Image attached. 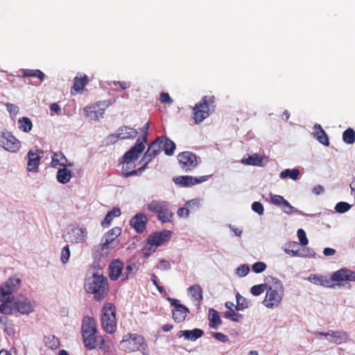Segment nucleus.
I'll return each instance as SVG.
<instances>
[{
    "mask_svg": "<svg viewBox=\"0 0 355 355\" xmlns=\"http://www.w3.org/2000/svg\"><path fill=\"white\" fill-rule=\"evenodd\" d=\"M34 311L31 302L24 295L13 297L0 304V313L4 315L18 312L22 315H28Z\"/></svg>",
    "mask_w": 355,
    "mask_h": 355,
    "instance_id": "obj_1",
    "label": "nucleus"
},
{
    "mask_svg": "<svg viewBox=\"0 0 355 355\" xmlns=\"http://www.w3.org/2000/svg\"><path fill=\"white\" fill-rule=\"evenodd\" d=\"M85 289L87 293L93 294L96 301L101 302L108 291V280L103 274L94 273L92 277L85 279Z\"/></svg>",
    "mask_w": 355,
    "mask_h": 355,
    "instance_id": "obj_2",
    "label": "nucleus"
},
{
    "mask_svg": "<svg viewBox=\"0 0 355 355\" xmlns=\"http://www.w3.org/2000/svg\"><path fill=\"white\" fill-rule=\"evenodd\" d=\"M268 282L272 284L267 286L266 295L263 304L270 309L277 307L281 303L284 295V286L282 282L277 277H268Z\"/></svg>",
    "mask_w": 355,
    "mask_h": 355,
    "instance_id": "obj_3",
    "label": "nucleus"
},
{
    "mask_svg": "<svg viewBox=\"0 0 355 355\" xmlns=\"http://www.w3.org/2000/svg\"><path fill=\"white\" fill-rule=\"evenodd\" d=\"M21 275L15 274L10 277L0 287V302L11 300L21 286Z\"/></svg>",
    "mask_w": 355,
    "mask_h": 355,
    "instance_id": "obj_4",
    "label": "nucleus"
},
{
    "mask_svg": "<svg viewBox=\"0 0 355 355\" xmlns=\"http://www.w3.org/2000/svg\"><path fill=\"white\" fill-rule=\"evenodd\" d=\"M121 345L126 352L146 351L148 349L145 338L142 336L136 334L125 335L121 341Z\"/></svg>",
    "mask_w": 355,
    "mask_h": 355,
    "instance_id": "obj_5",
    "label": "nucleus"
},
{
    "mask_svg": "<svg viewBox=\"0 0 355 355\" xmlns=\"http://www.w3.org/2000/svg\"><path fill=\"white\" fill-rule=\"evenodd\" d=\"M101 324L105 331L113 334L116 329V307L112 303H106L102 309Z\"/></svg>",
    "mask_w": 355,
    "mask_h": 355,
    "instance_id": "obj_6",
    "label": "nucleus"
},
{
    "mask_svg": "<svg viewBox=\"0 0 355 355\" xmlns=\"http://www.w3.org/2000/svg\"><path fill=\"white\" fill-rule=\"evenodd\" d=\"M148 209L151 212L158 214L157 218L162 223L171 220L173 214L169 209V204L164 200H153L148 205Z\"/></svg>",
    "mask_w": 355,
    "mask_h": 355,
    "instance_id": "obj_7",
    "label": "nucleus"
},
{
    "mask_svg": "<svg viewBox=\"0 0 355 355\" xmlns=\"http://www.w3.org/2000/svg\"><path fill=\"white\" fill-rule=\"evenodd\" d=\"M0 146L8 152L16 153L20 149L21 142L11 132L5 130L0 135Z\"/></svg>",
    "mask_w": 355,
    "mask_h": 355,
    "instance_id": "obj_8",
    "label": "nucleus"
},
{
    "mask_svg": "<svg viewBox=\"0 0 355 355\" xmlns=\"http://www.w3.org/2000/svg\"><path fill=\"white\" fill-rule=\"evenodd\" d=\"M198 159L196 154L189 151L182 152L178 155L179 163L185 172L193 171L198 164Z\"/></svg>",
    "mask_w": 355,
    "mask_h": 355,
    "instance_id": "obj_9",
    "label": "nucleus"
},
{
    "mask_svg": "<svg viewBox=\"0 0 355 355\" xmlns=\"http://www.w3.org/2000/svg\"><path fill=\"white\" fill-rule=\"evenodd\" d=\"M166 300L174 307L173 311V320L178 323L183 322L187 317V314L189 313V309L184 304H182L180 300L177 299L168 297Z\"/></svg>",
    "mask_w": 355,
    "mask_h": 355,
    "instance_id": "obj_10",
    "label": "nucleus"
},
{
    "mask_svg": "<svg viewBox=\"0 0 355 355\" xmlns=\"http://www.w3.org/2000/svg\"><path fill=\"white\" fill-rule=\"evenodd\" d=\"M144 149V143L141 141V137H139L135 145L123 155L121 162L129 164L132 161L137 160Z\"/></svg>",
    "mask_w": 355,
    "mask_h": 355,
    "instance_id": "obj_11",
    "label": "nucleus"
},
{
    "mask_svg": "<svg viewBox=\"0 0 355 355\" xmlns=\"http://www.w3.org/2000/svg\"><path fill=\"white\" fill-rule=\"evenodd\" d=\"M208 175L199 178L190 175H180L173 178V182L181 187H190L208 180Z\"/></svg>",
    "mask_w": 355,
    "mask_h": 355,
    "instance_id": "obj_12",
    "label": "nucleus"
},
{
    "mask_svg": "<svg viewBox=\"0 0 355 355\" xmlns=\"http://www.w3.org/2000/svg\"><path fill=\"white\" fill-rule=\"evenodd\" d=\"M87 228L83 225L73 227L67 232V241L71 243H83L87 238Z\"/></svg>",
    "mask_w": 355,
    "mask_h": 355,
    "instance_id": "obj_13",
    "label": "nucleus"
},
{
    "mask_svg": "<svg viewBox=\"0 0 355 355\" xmlns=\"http://www.w3.org/2000/svg\"><path fill=\"white\" fill-rule=\"evenodd\" d=\"M172 235L170 230H163L162 232H156L154 234L149 235L146 239V242L150 245L157 248L164 243L169 241Z\"/></svg>",
    "mask_w": 355,
    "mask_h": 355,
    "instance_id": "obj_14",
    "label": "nucleus"
},
{
    "mask_svg": "<svg viewBox=\"0 0 355 355\" xmlns=\"http://www.w3.org/2000/svg\"><path fill=\"white\" fill-rule=\"evenodd\" d=\"M193 110L194 119L196 123H201L209 116V102L207 96L202 98V101L196 105Z\"/></svg>",
    "mask_w": 355,
    "mask_h": 355,
    "instance_id": "obj_15",
    "label": "nucleus"
},
{
    "mask_svg": "<svg viewBox=\"0 0 355 355\" xmlns=\"http://www.w3.org/2000/svg\"><path fill=\"white\" fill-rule=\"evenodd\" d=\"M43 151L37 150V152H35L33 150H31L28 152V162H27V170L30 172H37L38 167L40 165V162L41 158L43 157Z\"/></svg>",
    "mask_w": 355,
    "mask_h": 355,
    "instance_id": "obj_16",
    "label": "nucleus"
},
{
    "mask_svg": "<svg viewBox=\"0 0 355 355\" xmlns=\"http://www.w3.org/2000/svg\"><path fill=\"white\" fill-rule=\"evenodd\" d=\"M147 222L148 218L144 214L137 213L130 220V225L137 233L141 234L146 229Z\"/></svg>",
    "mask_w": 355,
    "mask_h": 355,
    "instance_id": "obj_17",
    "label": "nucleus"
},
{
    "mask_svg": "<svg viewBox=\"0 0 355 355\" xmlns=\"http://www.w3.org/2000/svg\"><path fill=\"white\" fill-rule=\"evenodd\" d=\"M162 150V146L159 144L157 139L151 142L147 150L144 153L141 161H146V162H150L155 159Z\"/></svg>",
    "mask_w": 355,
    "mask_h": 355,
    "instance_id": "obj_18",
    "label": "nucleus"
},
{
    "mask_svg": "<svg viewBox=\"0 0 355 355\" xmlns=\"http://www.w3.org/2000/svg\"><path fill=\"white\" fill-rule=\"evenodd\" d=\"M331 280L336 282L343 281L355 282V272L346 268H340L332 274Z\"/></svg>",
    "mask_w": 355,
    "mask_h": 355,
    "instance_id": "obj_19",
    "label": "nucleus"
},
{
    "mask_svg": "<svg viewBox=\"0 0 355 355\" xmlns=\"http://www.w3.org/2000/svg\"><path fill=\"white\" fill-rule=\"evenodd\" d=\"M83 338L85 347L89 350L95 349L96 347L98 345V340L99 347L101 349H103L104 347L105 339L101 336H98V335H96V333H94V334H92L90 336H84Z\"/></svg>",
    "mask_w": 355,
    "mask_h": 355,
    "instance_id": "obj_20",
    "label": "nucleus"
},
{
    "mask_svg": "<svg viewBox=\"0 0 355 355\" xmlns=\"http://www.w3.org/2000/svg\"><path fill=\"white\" fill-rule=\"evenodd\" d=\"M325 337L331 343L341 344L349 339L347 332L343 331H329L326 333Z\"/></svg>",
    "mask_w": 355,
    "mask_h": 355,
    "instance_id": "obj_21",
    "label": "nucleus"
},
{
    "mask_svg": "<svg viewBox=\"0 0 355 355\" xmlns=\"http://www.w3.org/2000/svg\"><path fill=\"white\" fill-rule=\"evenodd\" d=\"M204 334L203 330L198 328H195L192 330H181L178 331L177 336L184 337L185 340L195 341L197 339L201 338Z\"/></svg>",
    "mask_w": 355,
    "mask_h": 355,
    "instance_id": "obj_22",
    "label": "nucleus"
},
{
    "mask_svg": "<svg viewBox=\"0 0 355 355\" xmlns=\"http://www.w3.org/2000/svg\"><path fill=\"white\" fill-rule=\"evenodd\" d=\"M159 144L162 146V150L168 156H171L174 154L176 148L175 144L166 136H161L157 138Z\"/></svg>",
    "mask_w": 355,
    "mask_h": 355,
    "instance_id": "obj_23",
    "label": "nucleus"
},
{
    "mask_svg": "<svg viewBox=\"0 0 355 355\" xmlns=\"http://www.w3.org/2000/svg\"><path fill=\"white\" fill-rule=\"evenodd\" d=\"M123 264L120 260H115L110 265V278L112 281L117 280L120 276L122 277Z\"/></svg>",
    "mask_w": 355,
    "mask_h": 355,
    "instance_id": "obj_24",
    "label": "nucleus"
},
{
    "mask_svg": "<svg viewBox=\"0 0 355 355\" xmlns=\"http://www.w3.org/2000/svg\"><path fill=\"white\" fill-rule=\"evenodd\" d=\"M94 333H97L94 320L89 316L85 317L82 325V336H90Z\"/></svg>",
    "mask_w": 355,
    "mask_h": 355,
    "instance_id": "obj_25",
    "label": "nucleus"
},
{
    "mask_svg": "<svg viewBox=\"0 0 355 355\" xmlns=\"http://www.w3.org/2000/svg\"><path fill=\"white\" fill-rule=\"evenodd\" d=\"M110 245L101 239V243L93 247L92 253L93 258L97 261L100 260L101 257L108 254Z\"/></svg>",
    "mask_w": 355,
    "mask_h": 355,
    "instance_id": "obj_26",
    "label": "nucleus"
},
{
    "mask_svg": "<svg viewBox=\"0 0 355 355\" xmlns=\"http://www.w3.org/2000/svg\"><path fill=\"white\" fill-rule=\"evenodd\" d=\"M61 166L62 168H59L57 172L56 179L58 182L64 184L70 181L72 177L71 171L67 168V163H62Z\"/></svg>",
    "mask_w": 355,
    "mask_h": 355,
    "instance_id": "obj_27",
    "label": "nucleus"
},
{
    "mask_svg": "<svg viewBox=\"0 0 355 355\" xmlns=\"http://www.w3.org/2000/svg\"><path fill=\"white\" fill-rule=\"evenodd\" d=\"M117 133L120 140L133 139L137 136L138 131L135 128L124 125L118 129Z\"/></svg>",
    "mask_w": 355,
    "mask_h": 355,
    "instance_id": "obj_28",
    "label": "nucleus"
},
{
    "mask_svg": "<svg viewBox=\"0 0 355 355\" xmlns=\"http://www.w3.org/2000/svg\"><path fill=\"white\" fill-rule=\"evenodd\" d=\"M313 137L325 146H329V137L320 124H315L313 126Z\"/></svg>",
    "mask_w": 355,
    "mask_h": 355,
    "instance_id": "obj_29",
    "label": "nucleus"
},
{
    "mask_svg": "<svg viewBox=\"0 0 355 355\" xmlns=\"http://www.w3.org/2000/svg\"><path fill=\"white\" fill-rule=\"evenodd\" d=\"M313 137L325 146H329V137L320 124H315L313 126Z\"/></svg>",
    "mask_w": 355,
    "mask_h": 355,
    "instance_id": "obj_30",
    "label": "nucleus"
},
{
    "mask_svg": "<svg viewBox=\"0 0 355 355\" xmlns=\"http://www.w3.org/2000/svg\"><path fill=\"white\" fill-rule=\"evenodd\" d=\"M241 162L245 165L249 166H263V158L258 155L257 154H253L251 155H248V157H243Z\"/></svg>",
    "mask_w": 355,
    "mask_h": 355,
    "instance_id": "obj_31",
    "label": "nucleus"
},
{
    "mask_svg": "<svg viewBox=\"0 0 355 355\" xmlns=\"http://www.w3.org/2000/svg\"><path fill=\"white\" fill-rule=\"evenodd\" d=\"M121 229L119 227H115L107 232L101 239L110 245V244L112 243L121 234Z\"/></svg>",
    "mask_w": 355,
    "mask_h": 355,
    "instance_id": "obj_32",
    "label": "nucleus"
},
{
    "mask_svg": "<svg viewBox=\"0 0 355 355\" xmlns=\"http://www.w3.org/2000/svg\"><path fill=\"white\" fill-rule=\"evenodd\" d=\"M209 327L214 329H217L222 324V320L219 316L218 312L214 309L209 310Z\"/></svg>",
    "mask_w": 355,
    "mask_h": 355,
    "instance_id": "obj_33",
    "label": "nucleus"
},
{
    "mask_svg": "<svg viewBox=\"0 0 355 355\" xmlns=\"http://www.w3.org/2000/svg\"><path fill=\"white\" fill-rule=\"evenodd\" d=\"M236 305L235 310L237 311H243L250 307L252 304L251 300L243 297L239 293L236 295Z\"/></svg>",
    "mask_w": 355,
    "mask_h": 355,
    "instance_id": "obj_34",
    "label": "nucleus"
},
{
    "mask_svg": "<svg viewBox=\"0 0 355 355\" xmlns=\"http://www.w3.org/2000/svg\"><path fill=\"white\" fill-rule=\"evenodd\" d=\"M309 281L314 284L320 285L326 287H331V281L323 276H318L316 275H311Z\"/></svg>",
    "mask_w": 355,
    "mask_h": 355,
    "instance_id": "obj_35",
    "label": "nucleus"
},
{
    "mask_svg": "<svg viewBox=\"0 0 355 355\" xmlns=\"http://www.w3.org/2000/svg\"><path fill=\"white\" fill-rule=\"evenodd\" d=\"M67 159L62 152L53 153L51 162V166L52 168H58V165L61 166L62 163H67Z\"/></svg>",
    "mask_w": 355,
    "mask_h": 355,
    "instance_id": "obj_36",
    "label": "nucleus"
},
{
    "mask_svg": "<svg viewBox=\"0 0 355 355\" xmlns=\"http://www.w3.org/2000/svg\"><path fill=\"white\" fill-rule=\"evenodd\" d=\"M192 297L195 300H198V305L200 306V302L202 300V290L199 284H193L188 288Z\"/></svg>",
    "mask_w": 355,
    "mask_h": 355,
    "instance_id": "obj_37",
    "label": "nucleus"
},
{
    "mask_svg": "<svg viewBox=\"0 0 355 355\" xmlns=\"http://www.w3.org/2000/svg\"><path fill=\"white\" fill-rule=\"evenodd\" d=\"M18 127L21 131L28 132L33 128V123L29 118L23 116L18 120Z\"/></svg>",
    "mask_w": 355,
    "mask_h": 355,
    "instance_id": "obj_38",
    "label": "nucleus"
},
{
    "mask_svg": "<svg viewBox=\"0 0 355 355\" xmlns=\"http://www.w3.org/2000/svg\"><path fill=\"white\" fill-rule=\"evenodd\" d=\"M44 343L46 346L51 349H57L60 345V340L53 335L45 336L44 337Z\"/></svg>",
    "mask_w": 355,
    "mask_h": 355,
    "instance_id": "obj_39",
    "label": "nucleus"
},
{
    "mask_svg": "<svg viewBox=\"0 0 355 355\" xmlns=\"http://www.w3.org/2000/svg\"><path fill=\"white\" fill-rule=\"evenodd\" d=\"M281 208L282 211L287 215H291L293 212L302 216L306 215L303 211L299 210L296 207H293L287 200L285 201Z\"/></svg>",
    "mask_w": 355,
    "mask_h": 355,
    "instance_id": "obj_40",
    "label": "nucleus"
},
{
    "mask_svg": "<svg viewBox=\"0 0 355 355\" xmlns=\"http://www.w3.org/2000/svg\"><path fill=\"white\" fill-rule=\"evenodd\" d=\"M300 175V171L297 168L293 169H285L280 173V178L282 179L290 178L293 180H296L298 179V176Z\"/></svg>",
    "mask_w": 355,
    "mask_h": 355,
    "instance_id": "obj_41",
    "label": "nucleus"
},
{
    "mask_svg": "<svg viewBox=\"0 0 355 355\" xmlns=\"http://www.w3.org/2000/svg\"><path fill=\"white\" fill-rule=\"evenodd\" d=\"M88 77L85 75L83 78L76 77L74 78V83L73 89L76 92H80L83 89L84 87L88 83Z\"/></svg>",
    "mask_w": 355,
    "mask_h": 355,
    "instance_id": "obj_42",
    "label": "nucleus"
},
{
    "mask_svg": "<svg viewBox=\"0 0 355 355\" xmlns=\"http://www.w3.org/2000/svg\"><path fill=\"white\" fill-rule=\"evenodd\" d=\"M23 77H35L42 81L45 78V74L40 69H24Z\"/></svg>",
    "mask_w": 355,
    "mask_h": 355,
    "instance_id": "obj_43",
    "label": "nucleus"
},
{
    "mask_svg": "<svg viewBox=\"0 0 355 355\" xmlns=\"http://www.w3.org/2000/svg\"><path fill=\"white\" fill-rule=\"evenodd\" d=\"M343 140L345 144H352L355 141V131L349 128L343 133Z\"/></svg>",
    "mask_w": 355,
    "mask_h": 355,
    "instance_id": "obj_44",
    "label": "nucleus"
},
{
    "mask_svg": "<svg viewBox=\"0 0 355 355\" xmlns=\"http://www.w3.org/2000/svg\"><path fill=\"white\" fill-rule=\"evenodd\" d=\"M201 199L196 198L187 201L185 203V206L189 209L190 212H196L200 207Z\"/></svg>",
    "mask_w": 355,
    "mask_h": 355,
    "instance_id": "obj_45",
    "label": "nucleus"
},
{
    "mask_svg": "<svg viewBox=\"0 0 355 355\" xmlns=\"http://www.w3.org/2000/svg\"><path fill=\"white\" fill-rule=\"evenodd\" d=\"M224 316L225 318L230 319L233 322H241L243 318V315L242 314L236 313L233 309L225 312Z\"/></svg>",
    "mask_w": 355,
    "mask_h": 355,
    "instance_id": "obj_46",
    "label": "nucleus"
},
{
    "mask_svg": "<svg viewBox=\"0 0 355 355\" xmlns=\"http://www.w3.org/2000/svg\"><path fill=\"white\" fill-rule=\"evenodd\" d=\"M266 284H260L251 287L250 293L254 296H259L267 289Z\"/></svg>",
    "mask_w": 355,
    "mask_h": 355,
    "instance_id": "obj_47",
    "label": "nucleus"
},
{
    "mask_svg": "<svg viewBox=\"0 0 355 355\" xmlns=\"http://www.w3.org/2000/svg\"><path fill=\"white\" fill-rule=\"evenodd\" d=\"M270 203L277 207H282L283 204L286 200L283 196L277 194H270Z\"/></svg>",
    "mask_w": 355,
    "mask_h": 355,
    "instance_id": "obj_48",
    "label": "nucleus"
},
{
    "mask_svg": "<svg viewBox=\"0 0 355 355\" xmlns=\"http://www.w3.org/2000/svg\"><path fill=\"white\" fill-rule=\"evenodd\" d=\"M351 207L352 206L346 202H339L336 205L334 209L337 213L344 214L348 211Z\"/></svg>",
    "mask_w": 355,
    "mask_h": 355,
    "instance_id": "obj_49",
    "label": "nucleus"
},
{
    "mask_svg": "<svg viewBox=\"0 0 355 355\" xmlns=\"http://www.w3.org/2000/svg\"><path fill=\"white\" fill-rule=\"evenodd\" d=\"M135 265L128 263L124 268V272L122 273V280H127L134 275L133 270Z\"/></svg>",
    "mask_w": 355,
    "mask_h": 355,
    "instance_id": "obj_50",
    "label": "nucleus"
},
{
    "mask_svg": "<svg viewBox=\"0 0 355 355\" xmlns=\"http://www.w3.org/2000/svg\"><path fill=\"white\" fill-rule=\"evenodd\" d=\"M249 272L250 267L247 264H241L236 270V274L240 277L246 276Z\"/></svg>",
    "mask_w": 355,
    "mask_h": 355,
    "instance_id": "obj_51",
    "label": "nucleus"
},
{
    "mask_svg": "<svg viewBox=\"0 0 355 355\" xmlns=\"http://www.w3.org/2000/svg\"><path fill=\"white\" fill-rule=\"evenodd\" d=\"M267 268L266 264L262 261H257L252 264V269L255 273H261Z\"/></svg>",
    "mask_w": 355,
    "mask_h": 355,
    "instance_id": "obj_52",
    "label": "nucleus"
},
{
    "mask_svg": "<svg viewBox=\"0 0 355 355\" xmlns=\"http://www.w3.org/2000/svg\"><path fill=\"white\" fill-rule=\"evenodd\" d=\"M70 255H71V252L69 250V247L68 245H67L62 250L61 257H60L61 261L63 263H67L69 259Z\"/></svg>",
    "mask_w": 355,
    "mask_h": 355,
    "instance_id": "obj_53",
    "label": "nucleus"
},
{
    "mask_svg": "<svg viewBox=\"0 0 355 355\" xmlns=\"http://www.w3.org/2000/svg\"><path fill=\"white\" fill-rule=\"evenodd\" d=\"M297 235L299 239L300 243L303 246H306L309 243V240L306 237L305 231L302 229H299L297 232Z\"/></svg>",
    "mask_w": 355,
    "mask_h": 355,
    "instance_id": "obj_54",
    "label": "nucleus"
},
{
    "mask_svg": "<svg viewBox=\"0 0 355 355\" xmlns=\"http://www.w3.org/2000/svg\"><path fill=\"white\" fill-rule=\"evenodd\" d=\"M252 210L257 213L258 215L261 216L263 214L264 208L263 205L258 201L254 202L251 205Z\"/></svg>",
    "mask_w": 355,
    "mask_h": 355,
    "instance_id": "obj_55",
    "label": "nucleus"
},
{
    "mask_svg": "<svg viewBox=\"0 0 355 355\" xmlns=\"http://www.w3.org/2000/svg\"><path fill=\"white\" fill-rule=\"evenodd\" d=\"M118 140H119L118 133L111 134L105 139L103 143L105 145L109 146L115 144Z\"/></svg>",
    "mask_w": 355,
    "mask_h": 355,
    "instance_id": "obj_56",
    "label": "nucleus"
},
{
    "mask_svg": "<svg viewBox=\"0 0 355 355\" xmlns=\"http://www.w3.org/2000/svg\"><path fill=\"white\" fill-rule=\"evenodd\" d=\"M301 253L302 257L303 258H311L314 257L315 255L314 250L309 247H305L302 248L301 250Z\"/></svg>",
    "mask_w": 355,
    "mask_h": 355,
    "instance_id": "obj_57",
    "label": "nucleus"
},
{
    "mask_svg": "<svg viewBox=\"0 0 355 355\" xmlns=\"http://www.w3.org/2000/svg\"><path fill=\"white\" fill-rule=\"evenodd\" d=\"M126 168H128V164H126V166H123L122 167V175L124 178H129L132 176H138L137 170H132L131 171H126Z\"/></svg>",
    "mask_w": 355,
    "mask_h": 355,
    "instance_id": "obj_58",
    "label": "nucleus"
},
{
    "mask_svg": "<svg viewBox=\"0 0 355 355\" xmlns=\"http://www.w3.org/2000/svg\"><path fill=\"white\" fill-rule=\"evenodd\" d=\"M212 336L217 340L225 343L229 341L228 336L220 332H216L212 334Z\"/></svg>",
    "mask_w": 355,
    "mask_h": 355,
    "instance_id": "obj_59",
    "label": "nucleus"
},
{
    "mask_svg": "<svg viewBox=\"0 0 355 355\" xmlns=\"http://www.w3.org/2000/svg\"><path fill=\"white\" fill-rule=\"evenodd\" d=\"M149 128H150V123L147 122L141 128V132H142L143 135L141 137V141H142L144 144L147 141L148 132Z\"/></svg>",
    "mask_w": 355,
    "mask_h": 355,
    "instance_id": "obj_60",
    "label": "nucleus"
},
{
    "mask_svg": "<svg viewBox=\"0 0 355 355\" xmlns=\"http://www.w3.org/2000/svg\"><path fill=\"white\" fill-rule=\"evenodd\" d=\"M151 281L160 293H163L164 292V287L159 284L158 279L155 273L151 274Z\"/></svg>",
    "mask_w": 355,
    "mask_h": 355,
    "instance_id": "obj_61",
    "label": "nucleus"
},
{
    "mask_svg": "<svg viewBox=\"0 0 355 355\" xmlns=\"http://www.w3.org/2000/svg\"><path fill=\"white\" fill-rule=\"evenodd\" d=\"M157 268L162 270H168L171 268V264L168 261L162 259L159 261Z\"/></svg>",
    "mask_w": 355,
    "mask_h": 355,
    "instance_id": "obj_62",
    "label": "nucleus"
},
{
    "mask_svg": "<svg viewBox=\"0 0 355 355\" xmlns=\"http://www.w3.org/2000/svg\"><path fill=\"white\" fill-rule=\"evenodd\" d=\"M6 108L8 112L11 114L16 115L19 112V107L12 103H8L6 104Z\"/></svg>",
    "mask_w": 355,
    "mask_h": 355,
    "instance_id": "obj_63",
    "label": "nucleus"
},
{
    "mask_svg": "<svg viewBox=\"0 0 355 355\" xmlns=\"http://www.w3.org/2000/svg\"><path fill=\"white\" fill-rule=\"evenodd\" d=\"M112 219L113 217L111 216V214L107 213L103 220L101 222V225L105 228L108 227L110 225Z\"/></svg>",
    "mask_w": 355,
    "mask_h": 355,
    "instance_id": "obj_64",
    "label": "nucleus"
}]
</instances>
